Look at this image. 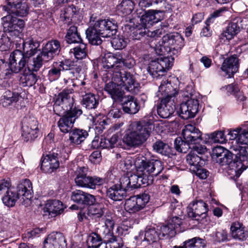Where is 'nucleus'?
<instances>
[{
    "label": "nucleus",
    "mask_w": 248,
    "mask_h": 248,
    "mask_svg": "<svg viewBox=\"0 0 248 248\" xmlns=\"http://www.w3.org/2000/svg\"><path fill=\"white\" fill-rule=\"evenodd\" d=\"M112 74V81L107 83L104 89L115 101L121 102L125 97L122 87L132 93L137 94L140 92V86L132 74L124 71H120L118 68Z\"/></svg>",
    "instance_id": "1"
},
{
    "label": "nucleus",
    "mask_w": 248,
    "mask_h": 248,
    "mask_svg": "<svg viewBox=\"0 0 248 248\" xmlns=\"http://www.w3.org/2000/svg\"><path fill=\"white\" fill-rule=\"evenodd\" d=\"M154 128L150 121L142 120L131 123L125 130L123 141L130 147H139L150 137Z\"/></svg>",
    "instance_id": "2"
},
{
    "label": "nucleus",
    "mask_w": 248,
    "mask_h": 248,
    "mask_svg": "<svg viewBox=\"0 0 248 248\" xmlns=\"http://www.w3.org/2000/svg\"><path fill=\"white\" fill-rule=\"evenodd\" d=\"M61 51L60 43L57 40H51L46 44L42 51L34 58L29 65V68L38 71L44 63L52 60L58 56Z\"/></svg>",
    "instance_id": "3"
},
{
    "label": "nucleus",
    "mask_w": 248,
    "mask_h": 248,
    "mask_svg": "<svg viewBox=\"0 0 248 248\" xmlns=\"http://www.w3.org/2000/svg\"><path fill=\"white\" fill-rule=\"evenodd\" d=\"M39 46V44L38 42L29 40L22 43V50L16 49L12 53V61L13 62H15V61L19 62L18 67H14L16 71H18L21 67L30 62L29 61L31 57L37 52Z\"/></svg>",
    "instance_id": "4"
},
{
    "label": "nucleus",
    "mask_w": 248,
    "mask_h": 248,
    "mask_svg": "<svg viewBox=\"0 0 248 248\" xmlns=\"http://www.w3.org/2000/svg\"><path fill=\"white\" fill-rule=\"evenodd\" d=\"M135 166L136 170L140 174L146 175L148 177L158 176L164 169L163 163L160 160L155 158L147 159L142 157L137 158Z\"/></svg>",
    "instance_id": "5"
},
{
    "label": "nucleus",
    "mask_w": 248,
    "mask_h": 248,
    "mask_svg": "<svg viewBox=\"0 0 248 248\" xmlns=\"http://www.w3.org/2000/svg\"><path fill=\"white\" fill-rule=\"evenodd\" d=\"M75 100L72 95V90H63L59 93L53 105L55 113L61 116L65 113H73L76 109H81L74 106Z\"/></svg>",
    "instance_id": "6"
},
{
    "label": "nucleus",
    "mask_w": 248,
    "mask_h": 248,
    "mask_svg": "<svg viewBox=\"0 0 248 248\" xmlns=\"http://www.w3.org/2000/svg\"><path fill=\"white\" fill-rule=\"evenodd\" d=\"M33 193L32 186L29 179H25L18 186L17 193L10 189L1 198L3 203L6 206L12 207L15 205L17 200L22 196L23 199H30Z\"/></svg>",
    "instance_id": "7"
},
{
    "label": "nucleus",
    "mask_w": 248,
    "mask_h": 248,
    "mask_svg": "<svg viewBox=\"0 0 248 248\" xmlns=\"http://www.w3.org/2000/svg\"><path fill=\"white\" fill-rule=\"evenodd\" d=\"M214 154L217 157V162L220 166H224L225 169H229L234 172L237 177H239L243 172L240 170V167L242 165L240 162L236 161L233 158V155L229 150L222 147H217L214 151Z\"/></svg>",
    "instance_id": "8"
},
{
    "label": "nucleus",
    "mask_w": 248,
    "mask_h": 248,
    "mask_svg": "<svg viewBox=\"0 0 248 248\" xmlns=\"http://www.w3.org/2000/svg\"><path fill=\"white\" fill-rule=\"evenodd\" d=\"M87 168L79 167L77 170V175L75 179L76 185L80 187L95 189L103 185L105 180L97 176H90L87 175Z\"/></svg>",
    "instance_id": "9"
},
{
    "label": "nucleus",
    "mask_w": 248,
    "mask_h": 248,
    "mask_svg": "<svg viewBox=\"0 0 248 248\" xmlns=\"http://www.w3.org/2000/svg\"><path fill=\"white\" fill-rule=\"evenodd\" d=\"M120 180L127 190L137 188L142 185L145 186L153 183V180L151 177L149 178L146 175H143L137 170L136 173L130 174V176L124 175Z\"/></svg>",
    "instance_id": "10"
},
{
    "label": "nucleus",
    "mask_w": 248,
    "mask_h": 248,
    "mask_svg": "<svg viewBox=\"0 0 248 248\" xmlns=\"http://www.w3.org/2000/svg\"><path fill=\"white\" fill-rule=\"evenodd\" d=\"M15 14H10L2 18L5 32H7L11 37H17L21 35L24 26V21L17 18Z\"/></svg>",
    "instance_id": "11"
},
{
    "label": "nucleus",
    "mask_w": 248,
    "mask_h": 248,
    "mask_svg": "<svg viewBox=\"0 0 248 248\" xmlns=\"http://www.w3.org/2000/svg\"><path fill=\"white\" fill-rule=\"evenodd\" d=\"M149 199V195L145 193L130 197L125 201L124 209L130 214L136 213L145 207Z\"/></svg>",
    "instance_id": "12"
},
{
    "label": "nucleus",
    "mask_w": 248,
    "mask_h": 248,
    "mask_svg": "<svg viewBox=\"0 0 248 248\" xmlns=\"http://www.w3.org/2000/svg\"><path fill=\"white\" fill-rule=\"evenodd\" d=\"M172 64L170 62L168 57H164L152 61L148 67V71L153 78H159L164 76L166 69H169Z\"/></svg>",
    "instance_id": "13"
},
{
    "label": "nucleus",
    "mask_w": 248,
    "mask_h": 248,
    "mask_svg": "<svg viewBox=\"0 0 248 248\" xmlns=\"http://www.w3.org/2000/svg\"><path fill=\"white\" fill-rule=\"evenodd\" d=\"M82 113L81 109H76L73 113H65L61 116L57 125L60 131L63 133H69L72 130L76 120Z\"/></svg>",
    "instance_id": "14"
},
{
    "label": "nucleus",
    "mask_w": 248,
    "mask_h": 248,
    "mask_svg": "<svg viewBox=\"0 0 248 248\" xmlns=\"http://www.w3.org/2000/svg\"><path fill=\"white\" fill-rule=\"evenodd\" d=\"M208 208L207 204L202 200H195L189 204L187 208V215L192 219L199 221L201 217H205Z\"/></svg>",
    "instance_id": "15"
},
{
    "label": "nucleus",
    "mask_w": 248,
    "mask_h": 248,
    "mask_svg": "<svg viewBox=\"0 0 248 248\" xmlns=\"http://www.w3.org/2000/svg\"><path fill=\"white\" fill-rule=\"evenodd\" d=\"M199 110V101L197 99L190 98L181 103L178 112L184 120L193 118Z\"/></svg>",
    "instance_id": "16"
},
{
    "label": "nucleus",
    "mask_w": 248,
    "mask_h": 248,
    "mask_svg": "<svg viewBox=\"0 0 248 248\" xmlns=\"http://www.w3.org/2000/svg\"><path fill=\"white\" fill-rule=\"evenodd\" d=\"M91 26L101 34L103 38L110 37L117 31L116 23L109 19L98 20Z\"/></svg>",
    "instance_id": "17"
},
{
    "label": "nucleus",
    "mask_w": 248,
    "mask_h": 248,
    "mask_svg": "<svg viewBox=\"0 0 248 248\" xmlns=\"http://www.w3.org/2000/svg\"><path fill=\"white\" fill-rule=\"evenodd\" d=\"M162 42H164L166 46L170 48L172 55H175L184 46V39L178 33L167 34L162 37Z\"/></svg>",
    "instance_id": "18"
},
{
    "label": "nucleus",
    "mask_w": 248,
    "mask_h": 248,
    "mask_svg": "<svg viewBox=\"0 0 248 248\" xmlns=\"http://www.w3.org/2000/svg\"><path fill=\"white\" fill-rule=\"evenodd\" d=\"M24 0H7V5L4 6L2 10L9 14L18 15L19 16H26L29 11V7Z\"/></svg>",
    "instance_id": "19"
},
{
    "label": "nucleus",
    "mask_w": 248,
    "mask_h": 248,
    "mask_svg": "<svg viewBox=\"0 0 248 248\" xmlns=\"http://www.w3.org/2000/svg\"><path fill=\"white\" fill-rule=\"evenodd\" d=\"M73 65V62L68 60L54 62L47 72V77L48 80L52 82L58 79L61 76L62 71L68 70Z\"/></svg>",
    "instance_id": "20"
},
{
    "label": "nucleus",
    "mask_w": 248,
    "mask_h": 248,
    "mask_svg": "<svg viewBox=\"0 0 248 248\" xmlns=\"http://www.w3.org/2000/svg\"><path fill=\"white\" fill-rule=\"evenodd\" d=\"M58 153H53L43 155L41 159V168L45 173H51L60 166Z\"/></svg>",
    "instance_id": "21"
},
{
    "label": "nucleus",
    "mask_w": 248,
    "mask_h": 248,
    "mask_svg": "<svg viewBox=\"0 0 248 248\" xmlns=\"http://www.w3.org/2000/svg\"><path fill=\"white\" fill-rule=\"evenodd\" d=\"M159 238L158 232L155 228L147 227L146 228L144 232H140L138 236V239H140L145 247L148 246V248L152 246L156 247L158 246L157 241Z\"/></svg>",
    "instance_id": "22"
},
{
    "label": "nucleus",
    "mask_w": 248,
    "mask_h": 248,
    "mask_svg": "<svg viewBox=\"0 0 248 248\" xmlns=\"http://www.w3.org/2000/svg\"><path fill=\"white\" fill-rule=\"evenodd\" d=\"M12 58L11 53L10 55L9 62H5L3 60H0V78H10L13 76L14 73H18L25 67L26 65L21 67L18 71H16L14 67H18L19 62L15 61V62H13Z\"/></svg>",
    "instance_id": "23"
},
{
    "label": "nucleus",
    "mask_w": 248,
    "mask_h": 248,
    "mask_svg": "<svg viewBox=\"0 0 248 248\" xmlns=\"http://www.w3.org/2000/svg\"><path fill=\"white\" fill-rule=\"evenodd\" d=\"M180 93L174 88L168 79H163L159 87V93L157 94L159 99L175 100L176 96Z\"/></svg>",
    "instance_id": "24"
},
{
    "label": "nucleus",
    "mask_w": 248,
    "mask_h": 248,
    "mask_svg": "<svg viewBox=\"0 0 248 248\" xmlns=\"http://www.w3.org/2000/svg\"><path fill=\"white\" fill-rule=\"evenodd\" d=\"M66 245L63 234L57 232L49 234L44 242V248H66Z\"/></svg>",
    "instance_id": "25"
},
{
    "label": "nucleus",
    "mask_w": 248,
    "mask_h": 248,
    "mask_svg": "<svg viewBox=\"0 0 248 248\" xmlns=\"http://www.w3.org/2000/svg\"><path fill=\"white\" fill-rule=\"evenodd\" d=\"M127 191L120 180L119 183L114 184L108 189L107 195L114 201H121L126 197Z\"/></svg>",
    "instance_id": "26"
},
{
    "label": "nucleus",
    "mask_w": 248,
    "mask_h": 248,
    "mask_svg": "<svg viewBox=\"0 0 248 248\" xmlns=\"http://www.w3.org/2000/svg\"><path fill=\"white\" fill-rule=\"evenodd\" d=\"M71 199L74 202L82 205L93 204L96 202L93 195L79 189L75 190L72 192Z\"/></svg>",
    "instance_id": "27"
},
{
    "label": "nucleus",
    "mask_w": 248,
    "mask_h": 248,
    "mask_svg": "<svg viewBox=\"0 0 248 248\" xmlns=\"http://www.w3.org/2000/svg\"><path fill=\"white\" fill-rule=\"evenodd\" d=\"M160 103L158 105L157 111L158 114L163 118L170 117L175 109V100L159 99Z\"/></svg>",
    "instance_id": "28"
},
{
    "label": "nucleus",
    "mask_w": 248,
    "mask_h": 248,
    "mask_svg": "<svg viewBox=\"0 0 248 248\" xmlns=\"http://www.w3.org/2000/svg\"><path fill=\"white\" fill-rule=\"evenodd\" d=\"M239 66V59L233 55L224 60L220 68L228 78H231L238 71Z\"/></svg>",
    "instance_id": "29"
},
{
    "label": "nucleus",
    "mask_w": 248,
    "mask_h": 248,
    "mask_svg": "<svg viewBox=\"0 0 248 248\" xmlns=\"http://www.w3.org/2000/svg\"><path fill=\"white\" fill-rule=\"evenodd\" d=\"M159 13H163V11L157 10L145 11L140 18L141 25L148 29L154 24L157 23L162 19V17L158 15Z\"/></svg>",
    "instance_id": "30"
},
{
    "label": "nucleus",
    "mask_w": 248,
    "mask_h": 248,
    "mask_svg": "<svg viewBox=\"0 0 248 248\" xmlns=\"http://www.w3.org/2000/svg\"><path fill=\"white\" fill-rule=\"evenodd\" d=\"M120 63V59L109 53L106 54L103 57L102 60L101 65L105 70L112 72V74L115 71H117V68L120 71H122L120 69L119 65H118V64Z\"/></svg>",
    "instance_id": "31"
},
{
    "label": "nucleus",
    "mask_w": 248,
    "mask_h": 248,
    "mask_svg": "<svg viewBox=\"0 0 248 248\" xmlns=\"http://www.w3.org/2000/svg\"><path fill=\"white\" fill-rule=\"evenodd\" d=\"M32 63V62H30L29 63H27L28 70L26 71V70L24 71L23 73L20 75L19 78V84L22 87H31L34 85L38 77L36 75L32 72V71H34L30 68H29V65ZM35 72H36L35 71Z\"/></svg>",
    "instance_id": "32"
},
{
    "label": "nucleus",
    "mask_w": 248,
    "mask_h": 248,
    "mask_svg": "<svg viewBox=\"0 0 248 248\" xmlns=\"http://www.w3.org/2000/svg\"><path fill=\"white\" fill-rule=\"evenodd\" d=\"M121 102L123 109L125 113L135 114L140 110V106L137 99L133 96H125Z\"/></svg>",
    "instance_id": "33"
},
{
    "label": "nucleus",
    "mask_w": 248,
    "mask_h": 248,
    "mask_svg": "<svg viewBox=\"0 0 248 248\" xmlns=\"http://www.w3.org/2000/svg\"><path fill=\"white\" fill-rule=\"evenodd\" d=\"M64 209L62 203L59 200L47 201L44 208V212H47L51 217H55L61 214Z\"/></svg>",
    "instance_id": "34"
},
{
    "label": "nucleus",
    "mask_w": 248,
    "mask_h": 248,
    "mask_svg": "<svg viewBox=\"0 0 248 248\" xmlns=\"http://www.w3.org/2000/svg\"><path fill=\"white\" fill-rule=\"evenodd\" d=\"M230 229L231 236L235 240L244 241L248 237V233L245 229V226L239 222H233Z\"/></svg>",
    "instance_id": "35"
},
{
    "label": "nucleus",
    "mask_w": 248,
    "mask_h": 248,
    "mask_svg": "<svg viewBox=\"0 0 248 248\" xmlns=\"http://www.w3.org/2000/svg\"><path fill=\"white\" fill-rule=\"evenodd\" d=\"M20 97L21 95L19 93L8 90L5 91L1 97V104L4 108H8L16 104Z\"/></svg>",
    "instance_id": "36"
},
{
    "label": "nucleus",
    "mask_w": 248,
    "mask_h": 248,
    "mask_svg": "<svg viewBox=\"0 0 248 248\" xmlns=\"http://www.w3.org/2000/svg\"><path fill=\"white\" fill-rule=\"evenodd\" d=\"M88 132L82 129L74 128L69 132V140L71 144L79 145L88 137Z\"/></svg>",
    "instance_id": "37"
},
{
    "label": "nucleus",
    "mask_w": 248,
    "mask_h": 248,
    "mask_svg": "<svg viewBox=\"0 0 248 248\" xmlns=\"http://www.w3.org/2000/svg\"><path fill=\"white\" fill-rule=\"evenodd\" d=\"M102 226L101 228H97L96 232L90 234L87 238L88 248H98L102 243Z\"/></svg>",
    "instance_id": "38"
},
{
    "label": "nucleus",
    "mask_w": 248,
    "mask_h": 248,
    "mask_svg": "<svg viewBox=\"0 0 248 248\" xmlns=\"http://www.w3.org/2000/svg\"><path fill=\"white\" fill-rule=\"evenodd\" d=\"M241 24L238 20L236 19L230 22L225 31L221 34L223 37L226 38L227 40H231L240 31Z\"/></svg>",
    "instance_id": "39"
},
{
    "label": "nucleus",
    "mask_w": 248,
    "mask_h": 248,
    "mask_svg": "<svg viewBox=\"0 0 248 248\" xmlns=\"http://www.w3.org/2000/svg\"><path fill=\"white\" fill-rule=\"evenodd\" d=\"M247 149H248V146H236V150L238 151L235 155V157L237 158L236 161L241 162L242 166L240 167V170H243V171L247 169L248 165Z\"/></svg>",
    "instance_id": "40"
},
{
    "label": "nucleus",
    "mask_w": 248,
    "mask_h": 248,
    "mask_svg": "<svg viewBox=\"0 0 248 248\" xmlns=\"http://www.w3.org/2000/svg\"><path fill=\"white\" fill-rule=\"evenodd\" d=\"M78 10L74 5H71L62 11L60 15V20L63 24L69 25L72 22V18Z\"/></svg>",
    "instance_id": "41"
},
{
    "label": "nucleus",
    "mask_w": 248,
    "mask_h": 248,
    "mask_svg": "<svg viewBox=\"0 0 248 248\" xmlns=\"http://www.w3.org/2000/svg\"><path fill=\"white\" fill-rule=\"evenodd\" d=\"M82 104L87 109H95L99 104L98 97L92 93H86L83 95Z\"/></svg>",
    "instance_id": "42"
},
{
    "label": "nucleus",
    "mask_w": 248,
    "mask_h": 248,
    "mask_svg": "<svg viewBox=\"0 0 248 248\" xmlns=\"http://www.w3.org/2000/svg\"><path fill=\"white\" fill-rule=\"evenodd\" d=\"M86 38L89 43L93 45H99L101 44L102 40L101 35L95 29H94L91 26L86 31Z\"/></svg>",
    "instance_id": "43"
},
{
    "label": "nucleus",
    "mask_w": 248,
    "mask_h": 248,
    "mask_svg": "<svg viewBox=\"0 0 248 248\" xmlns=\"http://www.w3.org/2000/svg\"><path fill=\"white\" fill-rule=\"evenodd\" d=\"M65 38L68 44L82 42V40L78 32L77 27L75 26H72L69 28Z\"/></svg>",
    "instance_id": "44"
},
{
    "label": "nucleus",
    "mask_w": 248,
    "mask_h": 248,
    "mask_svg": "<svg viewBox=\"0 0 248 248\" xmlns=\"http://www.w3.org/2000/svg\"><path fill=\"white\" fill-rule=\"evenodd\" d=\"M134 3L131 0H123L117 7L119 13L123 16L130 14L134 8Z\"/></svg>",
    "instance_id": "45"
},
{
    "label": "nucleus",
    "mask_w": 248,
    "mask_h": 248,
    "mask_svg": "<svg viewBox=\"0 0 248 248\" xmlns=\"http://www.w3.org/2000/svg\"><path fill=\"white\" fill-rule=\"evenodd\" d=\"M131 31L130 36L134 40H140L142 37H148V29L142 25L133 27Z\"/></svg>",
    "instance_id": "46"
},
{
    "label": "nucleus",
    "mask_w": 248,
    "mask_h": 248,
    "mask_svg": "<svg viewBox=\"0 0 248 248\" xmlns=\"http://www.w3.org/2000/svg\"><path fill=\"white\" fill-rule=\"evenodd\" d=\"M186 160L187 163L190 165V170L199 167V166L202 164L201 162L202 161V157L199 156L196 153L194 152H190L186 155Z\"/></svg>",
    "instance_id": "47"
},
{
    "label": "nucleus",
    "mask_w": 248,
    "mask_h": 248,
    "mask_svg": "<svg viewBox=\"0 0 248 248\" xmlns=\"http://www.w3.org/2000/svg\"><path fill=\"white\" fill-rule=\"evenodd\" d=\"M174 148L177 151L180 153H186L191 148V146L186 140L180 137L177 138L174 143Z\"/></svg>",
    "instance_id": "48"
},
{
    "label": "nucleus",
    "mask_w": 248,
    "mask_h": 248,
    "mask_svg": "<svg viewBox=\"0 0 248 248\" xmlns=\"http://www.w3.org/2000/svg\"><path fill=\"white\" fill-rule=\"evenodd\" d=\"M27 131L24 129V125L22 126V136L24 139V140L28 141L34 140L38 137V128H31L28 127Z\"/></svg>",
    "instance_id": "49"
},
{
    "label": "nucleus",
    "mask_w": 248,
    "mask_h": 248,
    "mask_svg": "<svg viewBox=\"0 0 248 248\" xmlns=\"http://www.w3.org/2000/svg\"><path fill=\"white\" fill-rule=\"evenodd\" d=\"M88 205H89L88 208L89 214L97 217H100L103 216L104 212V208L102 204L93 203V204H88Z\"/></svg>",
    "instance_id": "50"
},
{
    "label": "nucleus",
    "mask_w": 248,
    "mask_h": 248,
    "mask_svg": "<svg viewBox=\"0 0 248 248\" xmlns=\"http://www.w3.org/2000/svg\"><path fill=\"white\" fill-rule=\"evenodd\" d=\"M188 248H204L205 241L204 239L196 237L186 241Z\"/></svg>",
    "instance_id": "51"
},
{
    "label": "nucleus",
    "mask_w": 248,
    "mask_h": 248,
    "mask_svg": "<svg viewBox=\"0 0 248 248\" xmlns=\"http://www.w3.org/2000/svg\"><path fill=\"white\" fill-rule=\"evenodd\" d=\"M153 148L156 152L163 155H167L170 151L168 144L160 140L156 141L154 143Z\"/></svg>",
    "instance_id": "52"
},
{
    "label": "nucleus",
    "mask_w": 248,
    "mask_h": 248,
    "mask_svg": "<svg viewBox=\"0 0 248 248\" xmlns=\"http://www.w3.org/2000/svg\"><path fill=\"white\" fill-rule=\"evenodd\" d=\"M226 90L229 92L233 93L238 101H244L246 100V97L242 92H240L239 88L236 84L228 85L226 87Z\"/></svg>",
    "instance_id": "53"
},
{
    "label": "nucleus",
    "mask_w": 248,
    "mask_h": 248,
    "mask_svg": "<svg viewBox=\"0 0 248 248\" xmlns=\"http://www.w3.org/2000/svg\"><path fill=\"white\" fill-rule=\"evenodd\" d=\"M11 39L4 32H0V50L6 51L11 46Z\"/></svg>",
    "instance_id": "54"
},
{
    "label": "nucleus",
    "mask_w": 248,
    "mask_h": 248,
    "mask_svg": "<svg viewBox=\"0 0 248 248\" xmlns=\"http://www.w3.org/2000/svg\"><path fill=\"white\" fill-rule=\"evenodd\" d=\"M209 138L214 142L225 143L226 140L224 133L222 131H216L209 135Z\"/></svg>",
    "instance_id": "55"
},
{
    "label": "nucleus",
    "mask_w": 248,
    "mask_h": 248,
    "mask_svg": "<svg viewBox=\"0 0 248 248\" xmlns=\"http://www.w3.org/2000/svg\"><path fill=\"white\" fill-rule=\"evenodd\" d=\"M86 45L80 43L78 46L74 48V54L76 59L80 60L86 57L87 52L86 50Z\"/></svg>",
    "instance_id": "56"
},
{
    "label": "nucleus",
    "mask_w": 248,
    "mask_h": 248,
    "mask_svg": "<svg viewBox=\"0 0 248 248\" xmlns=\"http://www.w3.org/2000/svg\"><path fill=\"white\" fill-rule=\"evenodd\" d=\"M22 125H24V129L27 131L28 127L31 128H38V122L36 119L33 117H27L24 118Z\"/></svg>",
    "instance_id": "57"
},
{
    "label": "nucleus",
    "mask_w": 248,
    "mask_h": 248,
    "mask_svg": "<svg viewBox=\"0 0 248 248\" xmlns=\"http://www.w3.org/2000/svg\"><path fill=\"white\" fill-rule=\"evenodd\" d=\"M170 226L174 228V230L176 233L183 232L184 229L181 228L182 225V219L178 217H174L168 220Z\"/></svg>",
    "instance_id": "58"
},
{
    "label": "nucleus",
    "mask_w": 248,
    "mask_h": 248,
    "mask_svg": "<svg viewBox=\"0 0 248 248\" xmlns=\"http://www.w3.org/2000/svg\"><path fill=\"white\" fill-rule=\"evenodd\" d=\"M111 43L115 49H122L126 46L127 40L122 36H117L114 37Z\"/></svg>",
    "instance_id": "59"
},
{
    "label": "nucleus",
    "mask_w": 248,
    "mask_h": 248,
    "mask_svg": "<svg viewBox=\"0 0 248 248\" xmlns=\"http://www.w3.org/2000/svg\"><path fill=\"white\" fill-rule=\"evenodd\" d=\"M101 220L103 221L105 226V229H102L103 233H108L113 229L114 226V221L111 216H105L102 218ZM103 229L104 228H103Z\"/></svg>",
    "instance_id": "60"
},
{
    "label": "nucleus",
    "mask_w": 248,
    "mask_h": 248,
    "mask_svg": "<svg viewBox=\"0 0 248 248\" xmlns=\"http://www.w3.org/2000/svg\"><path fill=\"white\" fill-rule=\"evenodd\" d=\"M237 146H248V128L241 131L237 140H236Z\"/></svg>",
    "instance_id": "61"
},
{
    "label": "nucleus",
    "mask_w": 248,
    "mask_h": 248,
    "mask_svg": "<svg viewBox=\"0 0 248 248\" xmlns=\"http://www.w3.org/2000/svg\"><path fill=\"white\" fill-rule=\"evenodd\" d=\"M183 133H188L192 136H198L199 138H202V132L198 129L191 124L186 125L182 130Z\"/></svg>",
    "instance_id": "62"
},
{
    "label": "nucleus",
    "mask_w": 248,
    "mask_h": 248,
    "mask_svg": "<svg viewBox=\"0 0 248 248\" xmlns=\"http://www.w3.org/2000/svg\"><path fill=\"white\" fill-rule=\"evenodd\" d=\"M182 135L183 139L188 142L190 146L194 144H199L202 142V138H199L198 136H192L191 135H189L188 133H183Z\"/></svg>",
    "instance_id": "63"
},
{
    "label": "nucleus",
    "mask_w": 248,
    "mask_h": 248,
    "mask_svg": "<svg viewBox=\"0 0 248 248\" xmlns=\"http://www.w3.org/2000/svg\"><path fill=\"white\" fill-rule=\"evenodd\" d=\"M160 231L163 236L167 235L172 237L177 233L174 230V228L170 226L169 222L167 225L162 226L160 228Z\"/></svg>",
    "instance_id": "64"
}]
</instances>
